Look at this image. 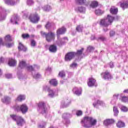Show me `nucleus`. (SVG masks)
<instances>
[{
	"instance_id": "nucleus-57",
	"label": "nucleus",
	"mask_w": 128,
	"mask_h": 128,
	"mask_svg": "<svg viewBox=\"0 0 128 128\" xmlns=\"http://www.w3.org/2000/svg\"><path fill=\"white\" fill-rule=\"evenodd\" d=\"M52 72V68L50 67H48L46 69V72Z\"/></svg>"
},
{
	"instance_id": "nucleus-2",
	"label": "nucleus",
	"mask_w": 128,
	"mask_h": 128,
	"mask_svg": "<svg viewBox=\"0 0 128 128\" xmlns=\"http://www.w3.org/2000/svg\"><path fill=\"white\" fill-rule=\"evenodd\" d=\"M96 120L92 116H86L81 120V124L84 128H90L96 124Z\"/></svg>"
},
{
	"instance_id": "nucleus-26",
	"label": "nucleus",
	"mask_w": 128,
	"mask_h": 128,
	"mask_svg": "<svg viewBox=\"0 0 128 128\" xmlns=\"http://www.w3.org/2000/svg\"><path fill=\"white\" fill-rule=\"evenodd\" d=\"M2 102L6 104H8L10 102V98L8 96H5L4 98L2 99Z\"/></svg>"
},
{
	"instance_id": "nucleus-16",
	"label": "nucleus",
	"mask_w": 128,
	"mask_h": 128,
	"mask_svg": "<svg viewBox=\"0 0 128 128\" xmlns=\"http://www.w3.org/2000/svg\"><path fill=\"white\" fill-rule=\"evenodd\" d=\"M19 20L20 17L18 15H14L10 20V22L13 24H18Z\"/></svg>"
},
{
	"instance_id": "nucleus-64",
	"label": "nucleus",
	"mask_w": 128,
	"mask_h": 128,
	"mask_svg": "<svg viewBox=\"0 0 128 128\" xmlns=\"http://www.w3.org/2000/svg\"><path fill=\"white\" fill-rule=\"evenodd\" d=\"M124 92H126L127 94H128V89L124 90Z\"/></svg>"
},
{
	"instance_id": "nucleus-38",
	"label": "nucleus",
	"mask_w": 128,
	"mask_h": 128,
	"mask_svg": "<svg viewBox=\"0 0 128 128\" xmlns=\"http://www.w3.org/2000/svg\"><path fill=\"white\" fill-rule=\"evenodd\" d=\"M113 112H114V116H118V107L114 106L113 108Z\"/></svg>"
},
{
	"instance_id": "nucleus-13",
	"label": "nucleus",
	"mask_w": 128,
	"mask_h": 128,
	"mask_svg": "<svg viewBox=\"0 0 128 128\" xmlns=\"http://www.w3.org/2000/svg\"><path fill=\"white\" fill-rule=\"evenodd\" d=\"M4 2L6 4L12 6H16L20 2V0H4Z\"/></svg>"
},
{
	"instance_id": "nucleus-32",
	"label": "nucleus",
	"mask_w": 128,
	"mask_h": 128,
	"mask_svg": "<svg viewBox=\"0 0 128 128\" xmlns=\"http://www.w3.org/2000/svg\"><path fill=\"white\" fill-rule=\"evenodd\" d=\"M18 49L19 50H23V52H26V47L24 46V44H22V43L19 42Z\"/></svg>"
},
{
	"instance_id": "nucleus-48",
	"label": "nucleus",
	"mask_w": 128,
	"mask_h": 128,
	"mask_svg": "<svg viewBox=\"0 0 128 128\" xmlns=\"http://www.w3.org/2000/svg\"><path fill=\"white\" fill-rule=\"evenodd\" d=\"M5 46H6L7 48H12V46H14V42L6 44Z\"/></svg>"
},
{
	"instance_id": "nucleus-60",
	"label": "nucleus",
	"mask_w": 128,
	"mask_h": 128,
	"mask_svg": "<svg viewBox=\"0 0 128 128\" xmlns=\"http://www.w3.org/2000/svg\"><path fill=\"white\" fill-rule=\"evenodd\" d=\"M4 42H2V38H0V46H4Z\"/></svg>"
},
{
	"instance_id": "nucleus-28",
	"label": "nucleus",
	"mask_w": 128,
	"mask_h": 128,
	"mask_svg": "<svg viewBox=\"0 0 128 128\" xmlns=\"http://www.w3.org/2000/svg\"><path fill=\"white\" fill-rule=\"evenodd\" d=\"M116 126L118 128H125L126 124L122 120H119L116 124Z\"/></svg>"
},
{
	"instance_id": "nucleus-25",
	"label": "nucleus",
	"mask_w": 128,
	"mask_h": 128,
	"mask_svg": "<svg viewBox=\"0 0 128 128\" xmlns=\"http://www.w3.org/2000/svg\"><path fill=\"white\" fill-rule=\"evenodd\" d=\"M6 18V9H3V11L0 16V20H4Z\"/></svg>"
},
{
	"instance_id": "nucleus-44",
	"label": "nucleus",
	"mask_w": 128,
	"mask_h": 128,
	"mask_svg": "<svg viewBox=\"0 0 128 128\" xmlns=\"http://www.w3.org/2000/svg\"><path fill=\"white\" fill-rule=\"evenodd\" d=\"M82 52H84V48H82L81 50H78L76 52V56H80V54H82Z\"/></svg>"
},
{
	"instance_id": "nucleus-47",
	"label": "nucleus",
	"mask_w": 128,
	"mask_h": 128,
	"mask_svg": "<svg viewBox=\"0 0 128 128\" xmlns=\"http://www.w3.org/2000/svg\"><path fill=\"white\" fill-rule=\"evenodd\" d=\"M46 122H42L41 124L38 126L40 128H44L46 126Z\"/></svg>"
},
{
	"instance_id": "nucleus-37",
	"label": "nucleus",
	"mask_w": 128,
	"mask_h": 128,
	"mask_svg": "<svg viewBox=\"0 0 128 128\" xmlns=\"http://www.w3.org/2000/svg\"><path fill=\"white\" fill-rule=\"evenodd\" d=\"M32 76H33V78H40V74H36V72L33 71L32 72Z\"/></svg>"
},
{
	"instance_id": "nucleus-43",
	"label": "nucleus",
	"mask_w": 128,
	"mask_h": 128,
	"mask_svg": "<svg viewBox=\"0 0 128 128\" xmlns=\"http://www.w3.org/2000/svg\"><path fill=\"white\" fill-rule=\"evenodd\" d=\"M34 4V0H26V4L28 6H32Z\"/></svg>"
},
{
	"instance_id": "nucleus-1",
	"label": "nucleus",
	"mask_w": 128,
	"mask_h": 128,
	"mask_svg": "<svg viewBox=\"0 0 128 128\" xmlns=\"http://www.w3.org/2000/svg\"><path fill=\"white\" fill-rule=\"evenodd\" d=\"M120 18V16H116L114 17L110 15H108L107 18H106L102 19L100 22V24L102 26L106 28V29L104 28V32L108 31V26H110V24H112V22H114V20H118Z\"/></svg>"
},
{
	"instance_id": "nucleus-17",
	"label": "nucleus",
	"mask_w": 128,
	"mask_h": 128,
	"mask_svg": "<svg viewBox=\"0 0 128 128\" xmlns=\"http://www.w3.org/2000/svg\"><path fill=\"white\" fill-rule=\"evenodd\" d=\"M70 100L66 99L61 102V106L62 108H68L70 104Z\"/></svg>"
},
{
	"instance_id": "nucleus-51",
	"label": "nucleus",
	"mask_w": 128,
	"mask_h": 128,
	"mask_svg": "<svg viewBox=\"0 0 128 128\" xmlns=\"http://www.w3.org/2000/svg\"><path fill=\"white\" fill-rule=\"evenodd\" d=\"M5 76L6 78H12V74H5Z\"/></svg>"
},
{
	"instance_id": "nucleus-11",
	"label": "nucleus",
	"mask_w": 128,
	"mask_h": 128,
	"mask_svg": "<svg viewBox=\"0 0 128 128\" xmlns=\"http://www.w3.org/2000/svg\"><path fill=\"white\" fill-rule=\"evenodd\" d=\"M29 19L34 24H36L40 20V16L36 13L32 14L29 16Z\"/></svg>"
},
{
	"instance_id": "nucleus-41",
	"label": "nucleus",
	"mask_w": 128,
	"mask_h": 128,
	"mask_svg": "<svg viewBox=\"0 0 128 128\" xmlns=\"http://www.w3.org/2000/svg\"><path fill=\"white\" fill-rule=\"evenodd\" d=\"M5 42H12V37L10 35H7L4 38Z\"/></svg>"
},
{
	"instance_id": "nucleus-56",
	"label": "nucleus",
	"mask_w": 128,
	"mask_h": 128,
	"mask_svg": "<svg viewBox=\"0 0 128 128\" xmlns=\"http://www.w3.org/2000/svg\"><path fill=\"white\" fill-rule=\"evenodd\" d=\"M116 100H115V99H114L112 98L110 101L111 104H116Z\"/></svg>"
},
{
	"instance_id": "nucleus-52",
	"label": "nucleus",
	"mask_w": 128,
	"mask_h": 128,
	"mask_svg": "<svg viewBox=\"0 0 128 128\" xmlns=\"http://www.w3.org/2000/svg\"><path fill=\"white\" fill-rule=\"evenodd\" d=\"M22 14H24L23 18H28V12H22Z\"/></svg>"
},
{
	"instance_id": "nucleus-6",
	"label": "nucleus",
	"mask_w": 128,
	"mask_h": 128,
	"mask_svg": "<svg viewBox=\"0 0 128 128\" xmlns=\"http://www.w3.org/2000/svg\"><path fill=\"white\" fill-rule=\"evenodd\" d=\"M14 110L16 112H21L22 114H26L28 112V108L26 104H22L21 106L15 105L13 106Z\"/></svg>"
},
{
	"instance_id": "nucleus-39",
	"label": "nucleus",
	"mask_w": 128,
	"mask_h": 128,
	"mask_svg": "<svg viewBox=\"0 0 128 128\" xmlns=\"http://www.w3.org/2000/svg\"><path fill=\"white\" fill-rule=\"evenodd\" d=\"M104 12L100 10V9H98L95 10V14L97 16H100L101 14H104Z\"/></svg>"
},
{
	"instance_id": "nucleus-50",
	"label": "nucleus",
	"mask_w": 128,
	"mask_h": 128,
	"mask_svg": "<svg viewBox=\"0 0 128 128\" xmlns=\"http://www.w3.org/2000/svg\"><path fill=\"white\" fill-rule=\"evenodd\" d=\"M119 96H120L119 94H115L114 95L113 98H114V100H118V97Z\"/></svg>"
},
{
	"instance_id": "nucleus-36",
	"label": "nucleus",
	"mask_w": 128,
	"mask_h": 128,
	"mask_svg": "<svg viewBox=\"0 0 128 128\" xmlns=\"http://www.w3.org/2000/svg\"><path fill=\"white\" fill-rule=\"evenodd\" d=\"M42 8L45 12H50L52 10V7L48 5H46L42 7Z\"/></svg>"
},
{
	"instance_id": "nucleus-18",
	"label": "nucleus",
	"mask_w": 128,
	"mask_h": 128,
	"mask_svg": "<svg viewBox=\"0 0 128 128\" xmlns=\"http://www.w3.org/2000/svg\"><path fill=\"white\" fill-rule=\"evenodd\" d=\"M72 92L76 96H80L82 92V88L75 87L73 88Z\"/></svg>"
},
{
	"instance_id": "nucleus-10",
	"label": "nucleus",
	"mask_w": 128,
	"mask_h": 128,
	"mask_svg": "<svg viewBox=\"0 0 128 128\" xmlns=\"http://www.w3.org/2000/svg\"><path fill=\"white\" fill-rule=\"evenodd\" d=\"M45 90H47L48 92V96L50 98H54L58 96V92L48 88V86H46L44 87Z\"/></svg>"
},
{
	"instance_id": "nucleus-54",
	"label": "nucleus",
	"mask_w": 128,
	"mask_h": 128,
	"mask_svg": "<svg viewBox=\"0 0 128 128\" xmlns=\"http://www.w3.org/2000/svg\"><path fill=\"white\" fill-rule=\"evenodd\" d=\"M22 38H30V35H28V34H23Z\"/></svg>"
},
{
	"instance_id": "nucleus-19",
	"label": "nucleus",
	"mask_w": 128,
	"mask_h": 128,
	"mask_svg": "<svg viewBox=\"0 0 128 128\" xmlns=\"http://www.w3.org/2000/svg\"><path fill=\"white\" fill-rule=\"evenodd\" d=\"M76 2L78 4H84V6H90V2L86 1V0H76Z\"/></svg>"
},
{
	"instance_id": "nucleus-33",
	"label": "nucleus",
	"mask_w": 128,
	"mask_h": 128,
	"mask_svg": "<svg viewBox=\"0 0 128 128\" xmlns=\"http://www.w3.org/2000/svg\"><path fill=\"white\" fill-rule=\"evenodd\" d=\"M50 84L52 86H58V80L56 79L51 80L49 82Z\"/></svg>"
},
{
	"instance_id": "nucleus-12",
	"label": "nucleus",
	"mask_w": 128,
	"mask_h": 128,
	"mask_svg": "<svg viewBox=\"0 0 128 128\" xmlns=\"http://www.w3.org/2000/svg\"><path fill=\"white\" fill-rule=\"evenodd\" d=\"M76 52H69L65 56L66 62H70L76 56Z\"/></svg>"
},
{
	"instance_id": "nucleus-30",
	"label": "nucleus",
	"mask_w": 128,
	"mask_h": 128,
	"mask_svg": "<svg viewBox=\"0 0 128 128\" xmlns=\"http://www.w3.org/2000/svg\"><path fill=\"white\" fill-rule=\"evenodd\" d=\"M26 100V96L19 95L16 100V102H22Z\"/></svg>"
},
{
	"instance_id": "nucleus-15",
	"label": "nucleus",
	"mask_w": 128,
	"mask_h": 128,
	"mask_svg": "<svg viewBox=\"0 0 128 128\" xmlns=\"http://www.w3.org/2000/svg\"><path fill=\"white\" fill-rule=\"evenodd\" d=\"M94 108H98L99 106H104V102L100 100H95L94 102L92 104Z\"/></svg>"
},
{
	"instance_id": "nucleus-29",
	"label": "nucleus",
	"mask_w": 128,
	"mask_h": 128,
	"mask_svg": "<svg viewBox=\"0 0 128 128\" xmlns=\"http://www.w3.org/2000/svg\"><path fill=\"white\" fill-rule=\"evenodd\" d=\"M76 12H82V14H84L86 12V8L80 6L78 7L75 9Z\"/></svg>"
},
{
	"instance_id": "nucleus-63",
	"label": "nucleus",
	"mask_w": 128,
	"mask_h": 128,
	"mask_svg": "<svg viewBox=\"0 0 128 128\" xmlns=\"http://www.w3.org/2000/svg\"><path fill=\"white\" fill-rule=\"evenodd\" d=\"M20 76H22V75H18V78H19V80H22V78H20Z\"/></svg>"
},
{
	"instance_id": "nucleus-7",
	"label": "nucleus",
	"mask_w": 128,
	"mask_h": 128,
	"mask_svg": "<svg viewBox=\"0 0 128 128\" xmlns=\"http://www.w3.org/2000/svg\"><path fill=\"white\" fill-rule=\"evenodd\" d=\"M72 116V114L70 113H64L62 114V121L61 126H64V124H70V118Z\"/></svg>"
},
{
	"instance_id": "nucleus-23",
	"label": "nucleus",
	"mask_w": 128,
	"mask_h": 128,
	"mask_svg": "<svg viewBox=\"0 0 128 128\" xmlns=\"http://www.w3.org/2000/svg\"><path fill=\"white\" fill-rule=\"evenodd\" d=\"M96 80L94 78H90L88 82V86H94L96 84Z\"/></svg>"
},
{
	"instance_id": "nucleus-59",
	"label": "nucleus",
	"mask_w": 128,
	"mask_h": 128,
	"mask_svg": "<svg viewBox=\"0 0 128 128\" xmlns=\"http://www.w3.org/2000/svg\"><path fill=\"white\" fill-rule=\"evenodd\" d=\"M4 58H0V64H2L4 62Z\"/></svg>"
},
{
	"instance_id": "nucleus-14",
	"label": "nucleus",
	"mask_w": 128,
	"mask_h": 128,
	"mask_svg": "<svg viewBox=\"0 0 128 128\" xmlns=\"http://www.w3.org/2000/svg\"><path fill=\"white\" fill-rule=\"evenodd\" d=\"M101 76L104 80H112V78L110 74L107 71L102 72L101 74Z\"/></svg>"
},
{
	"instance_id": "nucleus-55",
	"label": "nucleus",
	"mask_w": 128,
	"mask_h": 128,
	"mask_svg": "<svg viewBox=\"0 0 128 128\" xmlns=\"http://www.w3.org/2000/svg\"><path fill=\"white\" fill-rule=\"evenodd\" d=\"M50 22H48L46 25L45 26V27L46 28H50Z\"/></svg>"
},
{
	"instance_id": "nucleus-21",
	"label": "nucleus",
	"mask_w": 128,
	"mask_h": 128,
	"mask_svg": "<svg viewBox=\"0 0 128 128\" xmlns=\"http://www.w3.org/2000/svg\"><path fill=\"white\" fill-rule=\"evenodd\" d=\"M120 6L123 10H126V8H128V0L122 2H120Z\"/></svg>"
},
{
	"instance_id": "nucleus-40",
	"label": "nucleus",
	"mask_w": 128,
	"mask_h": 128,
	"mask_svg": "<svg viewBox=\"0 0 128 128\" xmlns=\"http://www.w3.org/2000/svg\"><path fill=\"white\" fill-rule=\"evenodd\" d=\"M78 68V64L75 62H72L71 64H70V68L74 70V68Z\"/></svg>"
},
{
	"instance_id": "nucleus-3",
	"label": "nucleus",
	"mask_w": 128,
	"mask_h": 128,
	"mask_svg": "<svg viewBox=\"0 0 128 128\" xmlns=\"http://www.w3.org/2000/svg\"><path fill=\"white\" fill-rule=\"evenodd\" d=\"M66 29L64 26L61 27L57 30L56 34L58 36V40L56 41V44H57V46H62V44H64L66 42H68V38L65 37L62 38H60V35L64 34L66 32Z\"/></svg>"
},
{
	"instance_id": "nucleus-58",
	"label": "nucleus",
	"mask_w": 128,
	"mask_h": 128,
	"mask_svg": "<svg viewBox=\"0 0 128 128\" xmlns=\"http://www.w3.org/2000/svg\"><path fill=\"white\" fill-rule=\"evenodd\" d=\"M110 36H114V31H110Z\"/></svg>"
},
{
	"instance_id": "nucleus-46",
	"label": "nucleus",
	"mask_w": 128,
	"mask_h": 128,
	"mask_svg": "<svg viewBox=\"0 0 128 128\" xmlns=\"http://www.w3.org/2000/svg\"><path fill=\"white\" fill-rule=\"evenodd\" d=\"M94 50V48L92 46H89L87 48V52H92Z\"/></svg>"
},
{
	"instance_id": "nucleus-49",
	"label": "nucleus",
	"mask_w": 128,
	"mask_h": 128,
	"mask_svg": "<svg viewBox=\"0 0 128 128\" xmlns=\"http://www.w3.org/2000/svg\"><path fill=\"white\" fill-rule=\"evenodd\" d=\"M76 114L78 116H82V110H78L76 112Z\"/></svg>"
},
{
	"instance_id": "nucleus-61",
	"label": "nucleus",
	"mask_w": 128,
	"mask_h": 128,
	"mask_svg": "<svg viewBox=\"0 0 128 128\" xmlns=\"http://www.w3.org/2000/svg\"><path fill=\"white\" fill-rule=\"evenodd\" d=\"M109 64H110V68H114V63H112V62H110Z\"/></svg>"
},
{
	"instance_id": "nucleus-31",
	"label": "nucleus",
	"mask_w": 128,
	"mask_h": 128,
	"mask_svg": "<svg viewBox=\"0 0 128 128\" xmlns=\"http://www.w3.org/2000/svg\"><path fill=\"white\" fill-rule=\"evenodd\" d=\"M118 8H115L114 6H112L110 8V12L112 14H118Z\"/></svg>"
},
{
	"instance_id": "nucleus-62",
	"label": "nucleus",
	"mask_w": 128,
	"mask_h": 128,
	"mask_svg": "<svg viewBox=\"0 0 128 128\" xmlns=\"http://www.w3.org/2000/svg\"><path fill=\"white\" fill-rule=\"evenodd\" d=\"M99 40H104L106 38H104V36H102L99 38Z\"/></svg>"
},
{
	"instance_id": "nucleus-42",
	"label": "nucleus",
	"mask_w": 128,
	"mask_h": 128,
	"mask_svg": "<svg viewBox=\"0 0 128 128\" xmlns=\"http://www.w3.org/2000/svg\"><path fill=\"white\" fill-rule=\"evenodd\" d=\"M82 25H79L76 28V30L78 32H82Z\"/></svg>"
},
{
	"instance_id": "nucleus-53",
	"label": "nucleus",
	"mask_w": 128,
	"mask_h": 128,
	"mask_svg": "<svg viewBox=\"0 0 128 128\" xmlns=\"http://www.w3.org/2000/svg\"><path fill=\"white\" fill-rule=\"evenodd\" d=\"M36 41L34 40H31V46L33 47L36 46Z\"/></svg>"
},
{
	"instance_id": "nucleus-24",
	"label": "nucleus",
	"mask_w": 128,
	"mask_h": 128,
	"mask_svg": "<svg viewBox=\"0 0 128 128\" xmlns=\"http://www.w3.org/2000/svg\"><path fill=\"white\" fill-rule=\"evenodd\" d=\"M8 64L10 66H14L16 64V61L12 58H9Z\"/></svg>"
},
{
	"instance_id": "nucleus-34",
	"label": "nucleus",
	"mask_w": 128,
	"mask_h": 128,
	"mask_svg": "<svg viewBox=\"0 0 128 128\" xmlns=\"http://www.w3.org/2000/svg\"><path fill=\"white\" fill-rule=\"evenodd\" d=\"M98 6V2L96 1H93L92 2L91 4L90 5V6L94 8H96Z\"/></svg>"
},
{
	"instance_id": "nucleus-20",
	"label": "nucleus",
	"mask_w": 128,
	"mask_h": 128,
	"mask_svg": "<svg viewBox=\"0 0 128 128\" xmlns=\"http://www.w3.org/2000/svg\"><path fill=\"white\" fill-rule=\"evenodd\" d=\"M48 50L50 52L54 54V52H56V51L58 50V48L56 45H50L48 48Z\"/></svg>"
},
{
	"instance_id": "nucleus-9",
	"label": "nucleus",
	"mask_w": 128,
	"mask_h": 128,
	"mask_svg": "<svg viewBox=\"0 0 128 128\" xmlns=\"http://www.w3.org/2000/svg\"><path fill=\"white\" fill-rule=\"evenodd\" d=\"M19 67H20V68H26L28 70L32 72V70H34V68H36V65H34V67L32 66L26 65V62L22 60L20 62Z\"/></svg>"
},
{
	"instance_id": "nucleus-35",
	"label": "nucleus",
	"mask_w": 128,
	"mask_h": 128,
	"mask_svg": "<svg viewBox=\"0 0 128 128\" xmlns=\"http://www.w3.org/2000/svg\"><path fill=\"white\" fill-rule=\"evenodd\" d=\"M120 100L122 102H128V97L126 96H122L120 98Z\"/></svg>"
},
{
	"instance_id": "nucleus-8",
	"label": "nucleus",
	"mask_w": 128,
	"mask_h": 128,
	"mask_svg": "<svg viewBox=\"0 0 128 128\" xmlns=\"http://www.w3.org/2000/svg\"><path fill=\"white\" fill-rule=\"evenodd\" d=\"M38 110L40 114H44L48 112V108L46 106V103L44 102H40L38 104Z\"/></svg>"
},
{
	"instance_id": "nucleus-27",
	"label": "nucleus",
	"mask_w": 128,
	"mask_h": 128,
	"mask_svg": "<svg viewBox=\"0 0 128 128\" xmlns=\"http://www.w3.org/2000/svg\"><path fill=\"white\" fill-rule=\"evenodd\" d=\"M118 106L120 110H121L122 112H126L128 110V107L122 104H118Z\"/></svg>"
},
{
	"instance_id": "nucleus-5",
	"label": "nucleus",
	"mask_w": 128,
	"mask_h": 128,
	"mask_svg": "<svg viewBox=\"0 0 128 128\" xmlns=\"http://www.w3.org/2000/svg\"><path fill=\"white\" fill-rule=\"evenodd\" d=\"M10 117L13 120L16 122L17 126H22L24 124H26L22 116L16 115H10Z\"/></svg>"
},
{
	"instance_id": "nucleus-45",
	"label": "nucleus",
	"mask_w": 128,
	"mask_h": 128,
	"mask_svg": "<svg viewBox=\"0 0 128 128\" xmlns=\"http://www.w3.org/2000/svg\"><path fill=\"white\" fill-rule=\"evenodd\" d=\"M58 76L60 78H64V76H66V74H64V71L60 72H59Z\"/></svg>"
},
{
	"instance_id": "nucleus-22",
	"label": "nucleus",
	"mask_w": 128,
	"mask_h": 128,
	"mask_svg": "<svg viewBox=\"0 0 128 128\" xmlns=\"http://www.w3.org/2000/svg\"><path fill=\"white\" fill-rule=\"evenodd\" d=\"M114 122V119H107L104 120V126H110V124H112Z\"/></svg>"
},
{
	"instance_id": "nucleus-4",
	"label": "nucleus",
	"mask_w": 128,
	"mask_h": 128,
	"mask_svg": "<svg viewBox=\"0 0 128 128\" xmlns=\"http://www.w3.org/2000/svg\"><path fill=\"white\" fill-rule=\"evenodd\" d=\"M40 34L42 36H45L46 38V40L48 42H50L52 40H54V38H56V35L54 33L52 32H49L48 34L42 31L40 32Z\"/></svg>"
}]
</instances>
